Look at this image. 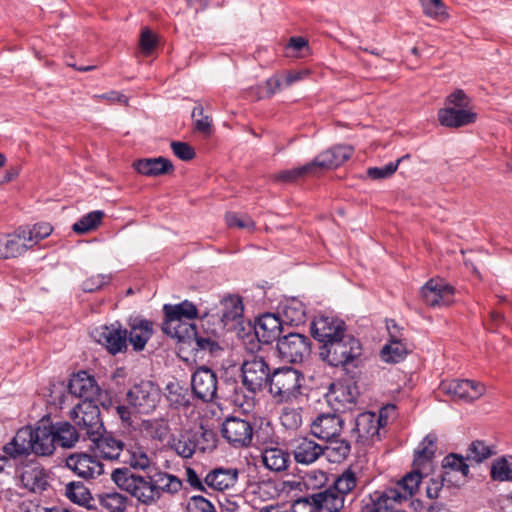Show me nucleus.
<instances>
[{
	"mask_svg": "<svg viewBox=\"0 0 512 512\" xmlns=\"http://www.w3.org/2000/svg\"><path fill=\"white\" fill-rule=\"evenodd\" d=\"M277 350L281 359L286 362H302L310 355V340L303 334L289 333L288 335L278 339Z\"/></svg>",
	"mask_w": 512,
	"mask_h": 512,
	"instance_id": "obj_10",
	"label": "nucleus"
},
{
	"mask_svg": "<svg viewBox=\"0 0 512 512\" xmlns=\"http://www.w3.org/2000/svg\"><path fill=\"white\" fill-rule=\"evenodd\" d=\"M187 512H216L214 505L203 496H192L186 505Z\"/></svg>",
	"mask_w": 512,
	"mask_h": 512,
	"instance_id": "obj_57",
	"label": "nucleus"
},
{
	"mask_svg": "<svg viewBox=\"0 0 512 512\" xmlns=\"http://www.w3.org/2000/svg\"><path fill=\"white\" fill-rule=\"evenodd\" d=\"M362 347L358 339L350 334L321 345L319 355L331 366H345L361 355Z\"/></svg>",
	"mask_w": 512,
	"mask_h": 512,
	"instance_id": "obj_5",
	"label": "nucleus"
},
{
	"mask_svg": "<svg viewBox=\"0 0 512 512\" xmlns=\"http://www.w3.org/2000/svg\"><path fill=\"white\" fill-rule=\"evenodd\" d=\"M237 479V469L216 468L206 475L204 484L213 490L224 491L233 487L236 484Z\"/></svg>",
	"mask_w": 512,
	"mask_h": 512,
	"instance_id": "obj_30",
	"label": "nucleus"
},
{
	"mask_svg": "<svg viewBox=\"0 0 512 512\" xmlns=\"http://www.w3.org/2000/svg\"><path fill=\"white\" fill-rule=\"evenodd\" d=\"M104 216L105 214L101 210L91 211L76 221L72 230L79 235L94 231L102 223Z\"/></svg>",
	"mask_w": 512,
	"mask_h": 512,
	"instance_id": "obj_45",
	"label": "nucleus"
},
{
	"mask_svg": "<svg viewBox=\"0 0 512 512\" xmlns=\"http://www.w3.org/2000/svg\"><path fill=\"white\" fill-rule=\"evenodd\" d=\"M494 454V451L490 446L486 445L482 441H474L468 448L467 459L475 462H481Z\"/></svg>",
	"mask_w": 512,
	"mask_h": 512,
	"instance_id": "obj_54",
	"label": "nucleus"
},
{
	"mask_svg": "<svg viewBox=\"0 0 512 512\" xmlns=\"http://www.w3.org/2000/svg\"><path fill=\"white\" fill-rule=\"evenodd\" d=\"M381 415L364 412L355 419L353 433L358 442L369 445L380 440V428L384 425Z\"/></svg>",
	"mask_w": 512,
	"mask_h": 512,
	"instance_id": "obj_16",
	"label": "nucleus"
},
{
	"mask_svg": "<svg viewBox=\"0 0 512 512\" xmlns=\"http://www.w3.org/2000/svg\"><path fill=\"white\" fill-rule=\"evenodd\" d=\"M169 447L182 458H191L199 447L196 435L191 431H183L169 441Z\"/></svg>",
	"mask_w": 512,
	"mask_h": 512,
	"instance_id": "obj_38",
	"label": "nucleus"
},
{
	"mask_svg": "<svg viewBox=\"0 0 512 512\" xmlns=\"http://www.w3.org/2000/svg\"><path fill=\"white\" fill-rule=\"evenodd\" d=\"M171 149L173 153L183 161H189L194 158V149L185 142L174 141L171 143Z\"/></svg>",
	"mask_w": 512,
	"mask_h": 512,
	"instance_id": "obj_64",
	"label": "nucleus"
},
{
	"mask_svg": "<svg viewBox=\"0 0 512 512\" xmlns=\"http://www.w3.org/2000/svg\"><path fill=\"white\" fill-rule=\"evenodd\" d=\"M163 311L165 320L162 330L165 334L180 342L195 336V326L189 322L198 317V310L193 303L185 300L175 305L165 304Z\"/></svg>",
	"mask_w": 512,
	"mask_h": 512,
	"instance_id": "obj_1",
	"label": "nucleus"
},
{
	"mask_svg": "<svg viewBox=\"0 0 512 512\" xmlns=\"http://www.w3.org/2000/svg\"><path fill=\"white\" fill-rule=\"evenodd\" d=\"M311 333L322 345L333 341L346 333V324L334 316H319L311 324Z\"/></svg>",
	"mask_w": 512,
	"mask_h": 512,
	"instance_id": "obj_15",
	"label": "nucleus"
},
{
	"mask_svg": "<svg viewBox=\"0 0 512 512\" xmlns=\"http://www.w3.org/2000/svg\"><path fill=\"white\" fill-rule=\"evenodd\" d=\"M440 390L454 400L473 402L484 395L486 387L483 383L473 380L453 379L443 381Z\"/></svg>",
	"mask_w": 512,
	"mask_h": 512,
	"instance_id": "obj_12",
	"label": "nucleus"
},
{
	"mask_svg": "<svg viewBox=\"0 0 512 512\" xmlns=\"http://www.w3.org/2000/svg\"><path fill=\"white\" fill-rule=\"evenodd\" d=\"M32 434L34 454L40 456L52 455L56 447L53 424H40L32 429Z\"/></svg>",
	"mask_w": 512,
	"mask_h": 512,
	"instance_id": "obj_27",
	"label": "nucleus"
},
{
	"mask_svg": "<svg viewBox=\"0 0 512 512\" xmlns=\"http://www.w3.org/2000/svg\"><path fill=\"white\" fill-rule=\"evenodd\" d=\"M152 476L153 486L155 487V494L157 501L164 493L175 494L182 488L181 480L169 473L157 471Z\"/></svg>",
	"mask_w": 512,
	"mask_h": 512,
	"instance_id": "obj_37",
	"label": "nucleus"
},
{
	"mask_svg": "<svg viewBox=\"0 0 512 512\" xmlns=\"http://www.w3.org/2000/svg\"><path fill=\"white\" fill-rule=\"evenodd\" d=\"M66 465L78 476L85 479H93L104 472L103 464L95 457L81 453L70 455L66 459Z\"/></svg>",
	"mask_w": 512,
	"mask_h": 512,
	"instance_id": "obj_19",
	"label": "nucleus"
},
{
	"mask_svg": "<svg viewBox=\"0 0 512 512\" xmlns=\"http://www.w3.org/2000/svg\"><path fill=\"white\" fill-rule=\"evenodd\" d=\"M343 425V419L337 414H320L311 422L310 432L318 439L331 440L341 435Z\"/></svg>",
	"mask_w": 512,
	"mask_h": 512,
	"instance_id": "obj_18",
	"label": "nucleus"
},
{
	"mask_svg": "<svg viewBox=\"0 0 512 512\" xmlns=\"http://www.w3.org/2000/svg\"><path fill=\"white\" fill-rule=\"evenodd\" d=\"M316 512H339L344 506V498L332 488L311 495Z\"/></svg>",
	"mask_w": 512,
	"mask_h": 512,
	"instance_id": "obj_32",
	"label": "nucleus"
},
{
	"mask_svg": "<svg viewBox=\"0 0 512 512\" xmlns=\"http://www.w3.org/2000/svg\"><path fill=\"white\" fill-rule=\"evenodd\" d=\"M69 391L71 394L83 401L100 403L104 408L111 406V399L107 392H102L95 378L86 371L76 373L69 382Z\"/></svg>",
	"mask_w": 512,
	"mask_h": 512,
	"instance_id": "obj_7",
	"label": "nucleus"
},
{
	"mask_svg": "<svg viewBox=\"0 0 512 512\" xmlns=\"http://www.w3.org/2000/svg\"><path fill=\"white\" fill-rule=\"evenodd\" d=\"M189 344L195 343V349L199 351H209L214 353L219 350V345L209 337L199 336L195 331V336H191L186 340Z\"/></svg>",
	"mask_w": 512,
	"mask_h": 512,
	"instance_id": "obj_59",
	"label": "nucleus"
},
{
	"mask_svg": "<svg viewBox=\"0 0 512 512\" xmlns=\"http://www.w3.org/2000/svg\"><path fill=\"white\" fill-rule=\"evenodd\" d=\"M270 376L269 366L261 357H252L242 365L243 385L253 393L269 385Z\"/></svg>",
	"mask_w": 512,
	"mask_h": 512,
	"instance_id": "obj_11",
	"label": "nucleus"
},
{
	"mask_svg": "<svg viewBox=\"0 0 512 512\" xmlns=\"http://www.w3.org/2000/svg\"><path fill=\"white\" fill-rule=\"evenodd\" d=\"M90 441L105 459H118L124 451V443L105 432L100 433L98 439H90Z\"/></svg>",
	"mask_w": 512,
	"mask_h": 512,
	"instance_id": "obj_36",
	"label": "nucleus"
},
{
	"mask_svg": "<svg viewBox=\"0 0 512 512\" xmlns=\"http://www.w3.org/2000/svg\"><path fill=\"white\" fill-rule=\"evenodd\" d=\"M315 174V170L310 162L300 167L280 171L274 174L273 179L277 182L292 183L304 176Z\"/></svg>",
	"mask_w": 512,
	"mask_h": 512,
	"instance_id": "obj_50",
	"label": "nucleus"
},
{
	"mask_svg": "<svg viewBox=\"0 0 512 512\" xmlns=\"http://www.w3.org/2000/svg\"><path fill=\"white\" fill-rule=\"evenodd\" d=\"M111 479L120 490L130 494L140 504L150 506L158 502L151 475H140L127 468H118L112 472Z\"/></svg>",
	"mask_w": 512,
	"mask_h": 512,
	"instance_id": "obj_2",
	"label": "nucleus"
},
{
	"mask_svg": "<svg viewBox=\"0 0 512 512\" xmlns=\"http://www.w3.org/2000/svg\"><path fill=\"white\" fill-rule=\"evenodd\" d=\"M469 466L462 457L455 454L446 456L443 460V481L448 485L460 486L465 483Z\"/></svg>",
	"mask_w": 512,
	"mask_h": 512,
	"instance_id": "obj_22",
	"label": "nucleus"
},
{
	"mask_svg": "<svg viewBox=\"0 0 512 512\" xmlns=\"http://www.w3.org/2000/svg\"><path fill=\"white\" fill-rule=\"evenodd\" d=\"M358 480L357 473L353 469L348 468L335 479L332 489L341 494L345 499V496L356 488Z\"/></svg>",
	"mask_w": 512,
	"mask_h": 512,
	"instance_id": "obj_47",
	"label": "nucleus"
},
{
	"mask_svg": "<svg viewBox=\"0 0 512 512\" xmlns=\"http://www.w3.org/2000/svg\"><path fill=\"white\" fill-rule=\"evenodd\" d=\"M243 315V303L239 296H228L221 301L220 320L223 327L230 330L240 323Z\"/></svg>",
	"mask_w": 512,
	"mask_h": 512,
	"instance_id": "obj_29",
	"label": "nucleus"
},
{
	"mask_svg": "<svg viewBox=\"0 0 512 512\" xmlns=\"http://www.w3.org/2000/svg\"><path fill=\"white\" fill-rule=\"evenodd\" d=\"M126 454L123 461L134 469L146 470L151 465V458L142 447H130Z\"/></svg>",
	"mask_w": 512,
	"mask_h": 512,
	"instance_id": "obj_52",
	"label": "nucleus"
},
{
	"mask_svg": "<svg viewBox=\"0 0 512 512\" xmlns=\"http://www.w3.org/2000/svg\"><path fill=\"white\" fill-rule=\"evenodd\" d=\"M70 418L88 439H98L104 433V425L100 418L97 403L82 401L70 411Z\"/></svg>",
	"mask_w": 512,
	"mask_h": 512,
	"instance_id": "obj_6",
	"label": "nucleus"
},
{
	"mask_svg": "<svg viewBox=\"0 0 512 512\" xmlns=\"http://www.w3.org/2000/svg\"><path fill=\"white\" fill-rule=\"evenodd\" d=\"M281 424L289 430H296L302 425L301 410L293 407H285L280 416Z\"/></svg>",
	"mask_w": 512,
	"mask_h": 512,
	"instance_id": "obj_53",
	"label": "nucleus"
},
{
	"mask_svg": "<svg viewBox=\"0 0 512 512\" xmlns=\"http://www.w3.org/2000/svg\"><path fill=\"white\" fill-rule=\"evenodd\" d=\"M293 455L297 463L309 465L323 456V446L308 437L298 438L293 443Z\"/></svg>",
	"mask_w": 512,
	"mask_h": 512,
	"instance_id": "obj_26",
	"label": "nucleus"
},
{
	"mask_svg": "<svg viewBox=\"0 0 512 512\" xmlns=\"http://www.w3.org/2000/svg\"><path fill=\"white\" fill-rule=\"evenodd\" d=\"M91 336L112 355L127 350L128 332L118 322L93 329Z\"/></svg>",
	"mask_w": 512,
	"mask_h": 512,
	"instance_id": "obj_9",
	"label": "nucleus"
},
{
	"mask_svg": "<svg viewBox=\"0 0 512 512\" xmlns=\"http://www.w3.org/2000/svg\"><path fill=\"white\" fill-rule=\"evenodd\" d=\"M157 45L155 34L148 28H143L139 40V47L144 55H150Z\"/></svg>",
	"mask_w": 512,
	"mask_h": 512,
	"instance_id": "obj_60",
	"label": "nucleus"
},
{
	"mask_svg": "<svg viewBox=\"0 0 512 512\" xmlns=\"http://www.w3.org/2000/svg\"><path fill=\"white\" fill-rule=\"evenodd\" d=\"M66 496L74 503L93 508L90 504L91 494L89 490L80 482H70L66 485Z\"/></svg>",
	"mask_w": 512,
	"mask_h": 512,
	"instance_id": "obj_49",
	"label": "nucleus"
},
{
	"mask_svg": "<svg viewBox=\"0 0 512 512\" xmlns=\"http://www.w3.org/2000/svg\"><path fill=\"white\" fill-rule=\"evenodd\" d=\"M424 13L438 20L446 18L445 5L442 0H420Z\"/></svg>",
	"mask_w": 512,
	"mask_h": 512,
	"instance_id": "obj_55",
	"label": "nucleus"
},
{
	"mask_svg": "<svg viewBox=\"0 0 512 512\" xmlns=\"http://www.w3.org/2000/svg\"><path fill=\"white\" fill-rule=\"evenodd\" d=\"M290 462L289 454L281 448H266L262 452V463L264 466L274 472H280L287 469Z\"/></svg>",
	"mask_w": 512,
	"mask_h": 512,
	"instance_id": "obj_41",
	"label": "nucleus"
},
{
	"mask_svg": "<svg viewBox=\"0 0 512 512\" xmlns=\"http://www.w3.org/2000/svg\"><path fill=\"white\" fill-rule=\"evenodd\" d=\"M353 154V148L347 145H338L320 153L311 164L317 173L318 170L332 169L342 165Z\"/></svg>",
	"mask_w": 512,
	"mask_h": 512,
	"instance_id": "obj_20",
	"label": "nucleus"
},
{
	"mask_svg": "<svg viewBox=\"0 0 512 512\" xmlns=\"http://www.w3.org/2000/svg\"><path fill=\"white\" fill-rule=\"evenodd\" d=\"M437 450V436L434 433H429L419 443L414 452L413 467L416 469H423L430 471L431 461Z\"/></svg>",
	"mask_w": 512,
	"mask_h": 512,
	"instance_id": "obj_28",
	"label": "nucleus"
},
{
	"mask_svg": "<svg viewBox=\"0 0 512 512\" xmlns=\"http://www.w3.org/2000/svg\"><path fill=\"white\" fill-rule=\"evenodd\" d=\"M21 229L25 235L30 249L51 235L53 231V227L50 223L47 222L37 223L33 226L21 227Z\"/></svg>",
	"mask_w": 512,
	"mask_h": 512,
	"instance_id": "obj_46",
	"label": "nucleus"
},
{
	"mask_svg": "<svg viewBox=\"0 0 512 512\" xmlns=\"http://www.w3.org/2000/svg\"><path fill=\"white\" fill-rule=\"evenodd\" d=\"M420 296L427 306H448L453 302L454 288L442 279H430L421 287Z\"/></svg>",
	"mask_w": 512,
	"mask_h": 512,
	"instance_id": "obj_14",
	"label": "nucleus"
},
{
	"mask_svg": "<svg viewBox=\"0 0 512 512\" xmlns=\"http://www.w3.org/2000/svg\"><path fill=\"white\" fill-rule=\"evenodd\" d=\"M223 512H241L249 509V505L243 500V498H228L224 497V500L220 502Z\"/></svg>",
	"mask_w": 512,
	"mask_h": 512,
	"instance_id": "obj_63",
	"label": "nucleus"
},
{
	"mask_svg": "<svg viewBox=\"0 0 512 512\" xmlns=\"http://www.w3.org/2000/svg\"><path fill=\"white\" fill-rule=\"evenodd\" d=\"M282 325L280 317L267 313L258 318L255 325V334L259 341L268 344L280 339Z\"/></svg>",
	"mask_w": 512,
	"mask_h": 512,
	"instance_id": "obj_24",
	"label": "nucleus"
},
{
	"mask_svg": "<svg viewBox=\"0 0 512 512\" xmlns=\"http://www.w3.org/2000/svg\"><path fill=\"white\" fill-rule=\"evenodd\" d=\"M56 444L63 448H72L79 440V433L69 422L53 423Z\"/></svg>",
	"mask_w": 512,
	"mask_h": 512,
	"instance_id": "obj_43",
	"label": "nucleus"
},
{
	"mask_svg": "<svg viewBox=\"0 0 512 512\" xmlns=\"http://www.w3.org/2000/svg\"><path fill=\"white\" fill-rule=\"evenodd\" d=\"M358 392L356 387L347 382L332 383L327 394L328 402L338 404L336 409L344 408L348 404L356 401Z\"/></svg>",
	"mask_w": 512,
	"mask_h": 512,
	"instance_id": "obj_33",
	"label": "nucleus"
},
{
	"mask_svg": "<svg viewBox=\"0 0 512 512\" xmlns=\"http://www.w3.org/2000/svg\"><path fill=\"white\" fill-rule=\"evenodd\" d=\"M216 373L207 367H199L192 375L191 386L194 395L204 401H212L217 395Z\"/></svg>",
	"mask_w": 512,
	"mask_h": 512,
	"instance_id": "obj_17",
	"label": "nucleus"
},
{
	"mask_svg": "<svg viewBox=\"0 0 512 512\" xmlns=\"http://www.w3.org/2000/svg\"><path fill=\"white\" fill-rule=\"evenodd\" d=\"M161 399L160 389L151 381H142L127 392V402L139 414H149L155 410Z\"/></svg>",
	"mask_w": 512,
	"mask_h": 512,
	"instance_id": "obj_8",
	"label": "nucleus"
},
{
	"mask_svg": "<svg viewBox=\"0 0 512 512\" xmlns=\"http://www.w3.org/2000/svg\"><path fill=\"white\" fill-rule=\"evenodd\" d=\"M141 430L150 438L161 442L166 440L170 433L169 424L162 419L144 420Z\"/></svg>",
	"mask_w": 512,
	"mask_h": 512,
	"instance_id": "obj_48",
	"label": "nucleus"
},
{
	"mask_svg": "<svg viewBox=\"0 0 512 512\" xmlns=\"http://www.w3.org/2000/svg\"><path fill=\"white\" fill-rule=\"evenodd\" d=\"M225 220L230 228L253 230L255 227L254 221L244 214L229 212L226 214Z\"/></svg>",
	"mask_w": 512,
	"mask_h": 512,
	"instance_id": "obj_56",
	"label": "nucleus"
},
{
	"mask_svg": "<svg viewBox=\"0 0 512 512\" xmlns=\"http://www.w3.org/2000/svg\"><path fill=\"white\" fill-rule=\"evenodd\" d=\"M402 159H398L396 162L388 163L383 167H371L367 170V175L372 179H384L392 176Z\"/></svg>",
	"mask_w": 512,
	"mask_h": 512,
	"instance_id": "obj_58",
	"label": "nucleus"
},
{
	"mask_svg": "<svg viewBox=\"0 0 512 512\" xmlns=\"http://www.w3.org/2000/svg\"><path fill=\"white\" fill-rule=\"evenodd\" d=\"M328 443L323 447V456L331 463H340L346 459L350 453V443L339 437L326 440Z\"/></svg>",
	"mask_w": 512,
	"mask_h": 512,
	"instance_id": "obj_42",
	"label": "nucleus"
},
{
	"mask_svg": "<svg viewBox=\"0 0 512 512\" xmlns=\"http://www.w3.org/2000/svg\"><path fill=\"white\" fill-rule=\"evenodd\" d=\"M252 424L239 417H228L222 424L221 433L226 441L235 448L248 447L253 439Z\"/></svg>",
	"mask_w": 512,
	"mask_h": 512,
	"instance_id": "obj_13",
	"label": "nucleus"
},
{
	"mask_svg": "<svg viewBox=\"0 0 512 512\" xmlns=\"http://www.w3.org/2000/svg\"><path fill=\"white\" fill-rule=\"evenodd\" d=\"M30 249L25 235L20 228L0 238V259L16 258Z\"/></svg>",
	"mask_w": 512,
	"mask_h": 512,
	"instance_id": "obj_23",
	"label": "nucleus"
},
{
	"mask_svg": "<svg viewBox=\"0 0 512 512\" xmlns=\"http://www.w3.org/2000/svg\"><path fill=\"white\" fill-rule=\"evenodd\" d=\"M129 342L133 346L135 351H141L144 349L146 343L153 334V322L136 318L129 324Z\"/></svg>",
	"mask_w": 512,
	"mask_h": 512,
	"instance_id": "obj_31",
	"label": "nucleus"
},
{
	"mask_svg": "<svg viewBox=\"0 0 512 512\" xmlns=\"http://www.w3.org/2000/svg\"><path fill=\"white\" fill-rule=\"evenodd\" d=\"M393 340H389L381 350V358L387 363H398L407 354V347L403 343L402 338H398L397 334H393Z\"/></svg>",
	"mask_w": 512,
	"mask_h": 512,
	"instance_id": "obj_44",
	"label": "nucleus"
},
{
	"mask_svg": "<svg viewBox=\"0 0 512 512\" xmlns=\"http://www.w3.org/2000/svg\"><path fill=\"white\" fill-rule=\"evenodd\" d=\"M135 170L145 176L156 177L173 170L170 160L164 157L145 158L133 163Z\"/></svg>",
	"mask_w": 512,
	"mask_h": 512,
	"instance_id": "obj_35",
	"label": "nucleus"
},
{
	"mask_svg": "<svg viewBox=\"0 0 512 512\" xmlns=\"http://www.w3.org/2000/svg\"><path fill=\"white\" fill-rule=\"evenodd\" d=\"M445 107L438 111V120L442 126L459 128L474 123L477 113L471 107V101L463 90L451 93Z\"/></svg>",
	"mask_w": 512,
	"mask_h": 512,
	"instance_id": "obj_3",
	"label": "nucleus"
},
{
	"mask_svg": "<svg viewBox=\"0 0 512 512\" xmlns=\"http://www.w3.org/2000/svg\"><path fill=\"white\" fill-rule=\"evenodd\" d=\"M97 501L102 512H126L130 504L125 495L116 491L98 494Z\"/></svg>",
	"mask_w": 512,
	"mask_h": 512,
	"instance_id": "obj_40",
	"label": "nucleus"
},
{
	"mask_svg": "<svg viewBox=\"0 0 512 512\" xmlns=\"http://www.w3.org/2000/svg\"><path fill=\"white\" fill-rule=\"evenodd\" d=\"M304 382L300 371L292 367L278 368L270 376L269 392L276 402H292L303 394Z\"/></svg>",
	"mask_w": 512,
	"mask_h": 512,
	"instance_id": "obj_4",
	"label": "nucleus"
},
{
	"mask_svg": "<svg viewBox=\"0 0 512 512\" xmlns=\"http://www.w3.org/2000/svg\"><path fill=\"white\" fill-rule=\"evenodd\" d=\"M4 453L10 458L34 453L33 434L31 427L19 429L13 439L3 447Z\"/></svg>",
	"mask_w": 512,
	"mask_h": 512,
	"instance_id": "obj_25",
	"label": "nucleus"
},
{
	"mask_svg": "<svg viewBox=\"0 0 512 512\" xmlns=\"http://www.w3.org/2000/svg\"><path fill=\"white\" fill-rule=\"evenodd\" d=\"M491 478L496 481H512V456H503L493 461Z\"/></svg>",
	"mask_w": 512,
	"mask_h": 512,
	"instance_id": "obj_51",
	"label": "nucleus"
},
{
	"mask_svg": "<svg viewBox=\"0 0 512 512\" xmlns=\"http://www.w3.org/2000/svg\"><path fill=\"white\" fill-rule=\"evenodd\" d=\"M19 485L29 492H42L48 485L47 474L39 464H27L19 474Z\"/></svg>",
	"mask_w": 512,
	"mask_h": 512,
	"instance_id": "obj_21",
	"label": "nucleus"
},
{
	"mask_svg": "<svg viewBox=\"0 0 512 512\" xmlns=\"http://www.w3.org/2000/svg\"><path fill=\"white\" fill-rule=\"evenodd\" d=\"M427 473L428 471L426 470L413 467V470L407 473L401 480L397 481L392 488L396 490L403 502H405L415 495L419 489L423 475Z\"/></svg>",
	"mask_w": 512,
	"mask_h": 512,
	"instance_id": "obj_34",
	"label": "nucleus"
},
{
	"mask_svg": "<svg viewBox=\"0 0 512 512\" xmlns=\"http://www.w3.org/2000/svg\"><path fill=\"white\" fill-rule=\"evenodd\" d=\"M192 117L195 119V128L197 131L208 134L211 131V119L209 116L203 115V108L196 106L193 109Z\"/></svg>",
	"mask_w": 512,
	"mask_h": 512,
	"instance_id": "obj_61",
	"label": "nucleus"
},
{
	"mask_svg": "<svg viewBox=\"0 0 512 512\" xmlns=\"http://www.w3.org/2000/svg\"><path fill=\"white\" fill-rule=\"evenodd\" d=\"M281 321L283 324L298 326L306 320V310L304 304L297 299H290L283 303L281 307Z\"/></svg>",
	"mask_w": 512,
	"mask_h": 512,
	"instance_id": "obj_39",
	"label": "nucleus"
},
{
	"mask_svg": "<svg viewBox=\"0 0 512 512\" xmlns=\"http://www.w3.org/2000/svg\"><path fill=\"white\" fill-rule=\"evenodd\" d=\"M110 282V276L104 274H97L87 278L83 284L82 288L86 292H93L95 290L100 289L104 285Z\"/></svg>",
	"mask_w": 512,
	"mask_h": 512,
	"instance_id": "obj_62",
	"label": "nucleus"
}]
</instances>
